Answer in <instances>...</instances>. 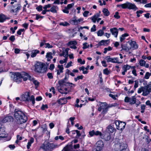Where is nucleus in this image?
<instances>
[{
  "instance_id": "obj_1",
  "label": "nucleus",
  "mask_w": 151,
  "mask_h": 151,
  "mask_svg": "<svg viewBox=\"0 0 151 151\" xmlns=\"http://www.w3.org/2000/svg\"><path fill=\"white\" fill-rule=\"evenodd\" d=\"M14 116L17 123L19 124L26 122L27 120V116L21 111L15 110Z\"/></svg>"
},
{
  "instance_id": "obj_2",
  "label": "nucleus",
  "mask_w": 151,
  "mask_h": 151,
  "mask_svg": "<svg viewBox=\"0 0 151 151\" xmlns=\"http://www.w3.org/2000/svg\"><path fill=\"white\" fill-rule=\"evenodd\" d=\"M142 92V95L144 96H146L151 92V84H149L146 86H142L138 88L137 93H140Z\"/></svg>"
},
{
  "instance_id": "obj_3",
  "label": "nucleus",
  "mask_w": 151,
  "mask_h": 151,
  "mask_svg": "<svg viewBox=\"0 0 151 151\" xmlns=\"http://www.w3.org/2000/svg\"><path fill=\"white\" fill-rule=\"evenodd\" d=\"M35 71L43 73L46 72L47 69L45 64L41 62H37L35 65Z\"/></svg>"
},
{
  "instance_id": "obj_4",
  "label": "nucleus",
  "mask_w": 151,
  "mask_h": 151,
  "mask_svg": "<svg viewBox=\"0 0 151 151\" xmlns=\"http://www.w3.org/2000/svg\"><path fill=\"white\" fill-rule=\"evenodd\" d=\"M116 6L118 7L122 8L123 9H132L134 11L138 9V8L134 4L128 2H127L122 4L117 5Z\"/></svg>"
},
{
  "instance_id": "obj_5",
  "label": "nucleus",
  "mask_w": 151,
  "mask_h": 151,
  "mask_svg": "<svg viewBox=\"0 0 151 151\" xmlns=\"http://www.w3.org/2000/svg\"><path fill=\"white\" fill-rule=\"evenodd\" d=\"M59 146L60 145H55L53 143H44L42 147V148L46 151H51L54 148H58Z\"/></svg>"
},
{
  "instance_id": "obj_6",
  "label": "nucleus",
  "mask_w": 151,
  "mask_h": 151,
  "mask_svg": "<svg viewBox=\"0 0 151 151\" xmlns=\"http://www.w3.org/2000/svg\"><path fill=\"white\" fill-rule=\"evenodd\" d=\"M22 100L23 101H28L30 100L32 101L33 104L35 103V98L33 95H32L30 97L29 93L28 92H26L25 93L21 96Z\"/></svg>"
},
{
  "instance_id": "obj_7",
  "label": "nucleus",
  "mask_w": 151,
  "mask_h": 151,
  "mask_svg": "<svg viewBox=\"0 0 151 151\" xmlns=\"http://www.w3.org/2000/svg\"><path fill=\"white\" fill-rule=\"evenodd\" d=\"M11 77V79L18 83H21L22 81L21 73H12Z\"/></svg>"
},
{
  "instance_id": "obj_8",
  "label": "nucleus",
  "mask_w": 151,
  "mask_h": 151,
  "mask_svg": "<svg viewBox=\"0 0 151 151\" xmlns=\"http://www.w3.org/2000/svg\"><path fill=\"white\" fill-rule=\"evenodd\" d=\"M101 103L100 107L98 108V110L99 111H101L102 110V113L103 114H106L110 107L107 106V104L105 102H101Z\"/></svg>"
},
{
  "instance_id": "obj_9",
  "label": "nucleus",
  "mask_w": 151,
  "mask_h": 151,
  "mask_svg": "<svg viewBox=\"0 0 151 151\" xmlns=\"http://www.w3.org/2000/svg\"><path fill=\"white\" fill-rule=\"evenodd\" d=\"M107 62H111L113 63H122V61H120L118 58H111L109 56H107L106 58Z\"/></svg>"
},
{
  "instance_id": "obj_10",
  "label": "nucleus",
  "mask_w": 151,
  "mask_h": 151,
  "mask_svg": "<svg viewBox=\"0 0 151 151\" xmlns=\"http://www.w3.org/2000/svg\"><path fill=\"white\" fill-rule=\"evenodd\" d=\"M21 78L23 79L24 81H27L28 79L32 81L33 80L32 78L28 73L24 72H21Z\"/></svg>"
},
{
  "instance_id": "obj_11",
  "label": "nucleus",
  "mask_w": 151,
  "mask_h": 151,
  "mask_svg": "<svg viewBox=\"0 0 151 151\" xmlns=\"http://www.w3.org/2000/svg\"><path fill=\"white\" fill-rule=\"evenodd\" d=\"M115 124L117 126L116 129L121 130H122L124 129L126 125L125 122L119 121L116 122Z\"/></svg>"
},
{
  "instance_id": "obj_12",
  "label": "nucleus",
  "mask_w": 151,
  "mask_h": 151,
  "mask_svg": "<svg viewBox=\"0 0 151 151\" xmlns=\"http://www.w3.org/2000/svg\"><path fill=\"white\" fill-rule=\"evenodd\" d=\"M77 44V42L75 40L71 41L69 42L67 44V45L69 46L71 49H76L77 48L76 45Z\"/></svg>"
},
{
  "instance_id": "obj_13",
  "label": "nucleus",
  "mask_w": 151,
  "mask_h": 151,
  "mask_svg": "<svg viewBox=\"0 0 151 151\" xmlns=\"http://www.w3.org/2000/svg\"><path fill=\"white\" fill-rule=\"evenodd\" d=\"M58 83L60 87H63V86H69L70 85H72L71 83L66 82L64 81V80H60L58 82Z\"/></svg>"
},
{
  "instance_id": "obj_14",
  "label": "nucleus",
  "mask_w": 151,
  "mask_h": 151,
  "mask_svg": "<svg viewBox=\"0 0 151 151\" xmlns=\"http://www.w3.org/2000/svg\"><path fill=\"white\" fill-rule=\"evenodd\" d=\"M96 150L100 151L104 146V144L102 141H99L96 143Z\"/></svg>"
},
{
  "instance_id": "obj_15",
  "label": "nucleus",
  "mask_w": 151,
  "mask_h": 151,
  "mask_svg": "<svg viewBox=\"0 0 151 151\" xmlns=\"http://www.w3.org/2000/svg\"><path fill=\"white\" fill-rule=\"evenodd\" d=\"M110 30L112 35L115 37H117L118 33V29L117 28L114 27L110 29Z\"/></svg>"
},
{
  "instance_id": "obj_16",
  "label": "nucleus",
  "mask_w": 151,
  "mask_h": 151,
  "mask_svg": "<svg viewBox=\"0 0 151 151\" xmlns=\"http://www.w3.org/2000/svg\"><path fill=\"white\" fill-rule=\"evenodd\" d=\"M7 136V134L5 131L4 127L0 128V138H5Z\"/></svg>"
},
{
  "instance_id": "obj_17",
  "label": "nucleus",
  "mask_w": 151,
  "mask_h": 151,
  "mask_svg": "<svg viewBox=\"0 0 151 151\" xmlns=\"http://www.w3.org/2000/svg\"><path fill=\"white\" fill-rule=\"evenodd\" d=\"M131 66L127 64L124 65L122 67V69L123 70V71L122 72V75H125V73L127 72V70H129Z\"/></svg>"
},
{
  "instance_id": "obj_18",
  "label": "nucleus",
  "mask_w": 151,
  "mask_h": 151,
  "mask_svg": "<svg viewBox=\"0 0 151 151\" xmlns=\"http://www.w3.org/2000/svg\"><path fill=\"white\" fill-rule=\"evenodd\" d=\"M129 45H130V49L132 48L133 49H135L138 48V45L135 41H131L129 43Z\"/></svg>"
},
{
  "instance_id": "obj_19",
  "label": "nucleus",
  "mask_w": 151,
  "mask_h": 151,
  "mask_svg": "<svg viewBox=\"0 0 151 151\" xmlns=\"http://www.w3.org/2000/svg\"><path fill=\"white\" fill-rule=\"evenodd\" d=\"M102 134L103 136H102V137H101V138L104 139L106 141H109L110 139L111 135L109 133L106 132L104 135Z\"/></svg>"
},
{
  "instance_id": "obj_20",
  "label": "nucleus",
  "mask_w": 151,
  "mask_h": 151,
  "mask_svg": "<svg viewBox=\"0 0 151 151\" xmlns=\"http://www.w3.org/2000/svg\"><path fill=\"white\" fill-rule=\"evenodd\" d=\"M83 21V19L80 18L78 19H76V17H74V19L73 20L72 22V23L73 25H77L80 23V22Z\"/></svg>"
},
{
  "instance_id": "obj_21",
  "label": "nucleus",
  "mask_w": 151,
  "mask_h": 151,
  "mask_svg": "<svg viewBox=\"0 0 151 151\" xmlns=\"http://www.w3.org/2000/svg\"><path fill=\"white\" fill-rule=\"evenodd\" d=\"M58 67L59 68L58 70H57V75H59L61 73H62L63 72V70L64 68L63 65H58Z\"/></svg>"
},
{
  "instance_id": "obj_22",
  "label": "nucleus",
  "mask_w": 151,
  "mask_h": 151,
  "mask_svg": "<svg viewBox=\"0 0 151 151\" xmlns=\"http://www.w3.org/2000/svg\"><path fill=\"white\" fill-rule=\"evenodd\" d=\"M65 98H61L58 101V102L61 105L65 104L67 103V100H65Z\"/></svg>"
},
{
  "instance_id": "obj_23",
  "label": "nucleus",
  "mask_w": 151,
  "mask_h": 151,
  "mask_svg": "<svg viewBox=\"0 0 151 151\" xmlns=\"http://www.w3.org/2000/svg\"><path fill=\"white\" fill-rule=\"evenodd\" d=\"M127 45V44L121 45V47L122 50H125L126 52H128L130 49V48L128 47Z\"/></svg>"
},
{
  "instance_id": "obj_24",
  "label": "nucleus",
  "mask_w": 151,
  "mask_h": 151,
  "mask_svg": "<svg viewBox=\"0 0 151 151\" xmlns=\"http://www.w3.org/2000/svg\"><path fill=\"white\" fill-rule=\"evenodd\" d=\"M136 101V99L134 96H132V98H130L129 102L130 104L132 105L134 104Z\"/></svg>"
},
{
  "instance_id": "obj_25",
  "label": "nucleus",
  "mask_w": 151,
  "mask_h": 151,
  "mask_svg": "<svg viewBox=\"0 0 151 151\" xmlns=\"http://www.w3.org/2000/svg\"><path fill=\"white\" fill-rule=\"evenodd\" d=\"M34 142V139L33 137H31L28 142L27 145V148L29 149L30 148L31 145Z\"/></svg>"
},
{
  "instance_id": "obj_26",
  "label": "nucleus",
  "mask_w": 151,
  "mask_h": 151,
  "mask_svg": "<svg viewBox=\"0 0 151 151\" xmlns=\"http://www.w3.org/2000/svg\"><path fill=\"white\" fill-rule=\"evenodd\" d=\"M39 51L37 50H32L31 52V57L32 58L35 57L37 54L39 53Z\"/></svg>"
},
{
  "instance_id": "obj_27",
  "label": "nucleus",
  "mask_w": 151,
  "mask_h": 151,
  "mask_svg": "<svg viewBox=\"0 0 151 151\" xmlns=\"http://www.w3.org/2000/svg\"><path fill=\"white\" fill-rule=\"evenodd\" d=\"M129 36V35L126 33L122 35L120 37V40L121 42H122L125 39V37Z\"/></svg>"
},
{
  "instance_id": "obj_28",
  "label": "nucleus",
  "mask_w": 151,
  "mask_h": 151,
  "mask_svg": "<svg viewBox=\"0 0 151 151\" xmlns=\"http://www.w3.org/2000/svg\"><path fill=\"white\" fill-rule=\"evenodd\" d=\"M93 131L94 136H99L101 137H102V136H103V135L101 132L99 131H96L94 130H93Z\"/></svg>"
},
{
  "instance_id": "obj_29",
  "label": "nucleus",
  "mask_w": 151,
  "mask_h": 151,
  "mask_svg": "<svg viewBox=\"0 0 151 151\" xmlns=\"http://www.w3.org/2000/svg\"><path fill=\"white\" fill-rule=\"evenodd\" d=\"M107 129H108V131H109L111 133H113L115 130V129L111 125H110L107 127Z\"/></svg>"
},
{
  "instance_id": "obj_30",
  "label": "nucleus",
  "mask_w": 151,
  "mask_h": 151,
  "mask_svg": "<svg viewBox=\"0 0 151 151\" xmlns=\"http://www.w3.org/2000/svg\"><path fill=\"white\" fill-rule=\"evenodd\" d=\"M102 12L104 16H108L109 15L110 13L109 11L106 8H104L103 9Z\"/></svg>"
},
{
  "instance_id": "obj_31",
  "label": "nucleus",
  "mask_w": 151,
  "mask_h": 151,
  "mask_svg": "<svg viewBox=\"0 0 151 151\" xmlns=\"http://www.w3.org/2000/svg\"><path fill=\"white\" fill-rule=\"evenodd\" d=\"M108 41H109L108 40H102L99 43V45L100 46L105 45V44L106 43L107 44V43Z\"/></svg>"
},
{
  "instance_id": "obj_32",
  "label": "nucleus",
  "mask_w": 151,
  "mask_h": 151,
  "mask_svg": "<svg viewBox=\"0 0 151 151\" xmlns=\"http://www.w3.org/2000/svg\"><path fill=\"white\" fill-rule=\"evenodd\" d=\"M11 119H12V117L11 116L6 117L3 119V122L4 123L9 122L11 121Z\"/></svg>"
},
{
  "instance_id": "obj_33",
  "label": "nucleus",
  "mask_w": 151,
  "mask_h": 151,
  "mask_svg": "<svg viewBox=\"0 0 151 151\" xmlns=\"http://www.w3.org/2000/svg\"><path fill=\"white\" fill-rule=\"evenodd\" d=\"M6 19V16L3 14H0V22H4Z\"/></svg>"
},
{
  "instance_id": "obj_34",
  "label": "nucleus",
  "mask_w": 151,
  "mask_h": 151,
  "mask_svg": "<svg viewBox=\"0 0 151 151\" xmlns=\"http://www.w3.org/2000/svg\"><path fill=\"white\" fill-rule=\"evenodd\" d=\"M68 52H66L65 54L64 52L63 53L62 55L64 56L65 58L63 60L64 63H66L67 60V58L68 56Z\"/></svg>"
},
{
  "instance_id": "obj_35",
  "label": "nucleus",
  "mask_w": 151,
  "mask_h": 151,
  "mask_svg": "<svg viewBox=\"0 0 151 151\" xmlns=\"http://www.w3.org/2000/svg\"><path fill=\"white\" fill-rule=\"evenodd\" d=\"M134 1L136 2H139L141 4H145L147 3V0H134Z\"/></svg>"
},
{
  "instance_id": "obj_36",
  "label": "nucleus",
  "mask_w": 151,
  "mask_h": 151,
  "mask_svg": "<svg viewBox=\"0 0 151 151\" xmlns=\"http://www.w3.org/2000/svg\"><path fill=\"white\" fill-rule=\"evenodd\" d=\"M52 53L51 52H47V53L46 55V58H47L52 59Z\"/></svg>"
},
{
  "instance_id": "obj_37",
  "label": "nucleus",
  "mask_w": 151,
  "mask_h": 151,
  "mask_svg": "<svg viewBox=\"0 0 151 151\" xmlns=\"http://www.w3.org/2000/svg\"><path fill=\"white\" fill-rule=\"evenodd\" d=\"M112 50V48L110 46H109L108 47H106L104 48V53H106L107 51H110Z\"/></svg>"
},
{
  "instance_id": "obj_38",
  "label": "nucleus",
  "mask_w": 151,
  "mask_h": 151,
  "mask_svg": "<svg viewBox=\"0 0 151 151\" xmlns=\"http://www.w3.org/2000/svg\"><path fill=\"white\" fill-rule=\"evenodd\" d=\"M57 8V6H53V7L51 8L50 9V11L51 12L53 13H55L57 12V11L56 10V8Z\"/></svg>"
},
{
  "instance_id": "obj_39",
  "label": "nucleus",
  "mask_w": 151,
  "mask_h": 151,
  "mask_svg": "<svg viewBox=\"0 0 151 151\" xmlns=\"http://www.w3.org/2000/svg\"><path fill=\"white\" fill-rule=\"evenodd\" d=\"M97 34L98 36H101L104 34V32L103 30H100L97 31Z\"/></svg>"
},
{
  "instance_id": "obj_40",
  "label": "nucleus",
  "mask_w": 151,
  "mask_h": 151,
  "mask_svg": "<svg viewBox=\"0 0 151 151\" xmlns=\"http://www.w3.org/2000/svg\"><path fill=\"white\" fill-rule=\"evenodd\" d=\"M103 73L106 75H109L110 73V71L108 70L107 68L104 69L103 70Z\"/></svg>"
},
{
  "instance_id": "obj_41",
  "label": "nucleus",
  "mask_w": 151,
  "mask_h": 151,
  "mask_svg": "<svg viewBox=\"0 0 151 151\" xmlns=\"http://www.w3.org/2000/svg\"><path fill=\"white\" fill-rule=\"evenodd\" d=\"M59 24L60 25L63 26L65 27L67 26L70 25V24L67 22H61Z\"/></svg>"
},
{
  "instance_id": "obj_42",
  "label": "nucleus",
  "mask_w": 151,
  "mask_h": 151,
  "mask_svg": "<svg viewBox=\"0 0 151 151\" xmlns=\"http://www.w3.org/2000/svg\"><path fill=\"white\" fill-rule=\"evenodd\" d=\"M70 147L67 146L64 148L62 150V151H71L70 149Z\"/></svg>"
},
{
  "instance_id": "obj_43",
  "label": "nucleus",
  "mask_w": 151,
  "mask_h": 151,
  "mask_svg": "<svg viewBox=\"0 0 151 151\" xmlns=\"http://www.w3.org/2000/svg\"><path fill=\"white\" fill-rule=\"evenodd\" d=\"M76 130H74L71 131L69 135L71 136L72 137H75L76 134Z\"/></svg>"
},
{
  "instance_id": "obj_44",
  "label": "nucleus",
  "mask_w": 151,
  "mask_h": 151,
  "mask_svg": "<svg viewBox=\"0 0 151 151\" xmlns=\"http://www.w3.org/2000/svg\"><path fill=\"white\" fill-rule=\"evenodd\" d=\"M76 135L75 136V137L76 139H78L80 137L81 135V134L80 133V131L76 130Z\"/></svg>"
},
{
  "instance_id": "obj_45",
  "label": "nucleus",
  "mask_w": 151,
  "mask_h": 151,
  "mask_svg": "<svg viewBox=\"0 0 151 151\" xmlns=\"http://www.w3.org/2000/svg\"><path fill=\"white\" fill-rule=\"evenodd\" d=\"M58 91L61 93L67 94L68 93V92L64 91V90L61 88H58Z\"/></svg>"
},
{
  "instance_id": "obj_46",
  "label": "nucleus",
  "mask_w": 151,
  "mask_h": 151,
  "mask_svg": "<svg viewBox=\"0 0 151 151\" xmlns=\"http://www.w3.org/2000/svg\"><path fill=\"white\" fill-rule=\"evenodd\" d=\"M139 63L141 66H143L145 65L146 62L144 60H141L139 61Z\"/></svg>"
},
{
  "instance_id": "obj_47",
  "label": "nucleus",
  "mask_w": 151,
  "mask_h": 151,
  "mask_svg": "<svg viewBox=\"0 0 151 151\" xmlns=\"http://www.w3.org/2000/svg\"><path fill=\"white\" fill-rule=\"evenodd\" d=\"M83 75L78 76L77 77L74 78V81L76 82L78 80L83 79Z\"/></svg>"
},
{
  "instance_id": "obj_48",
  "label": "nucleus",
  "mask_w": 151,
  "mask_h": 151,
  "mask_svg": "<svg viewBox=\"0 0 151 151\" xmlns=\"http://www.w3.org/2000/svg\"><path fill=\"white\" fill-rule=\"evenodd\" d=\"M150 75H151V74H150L149 72H147L146 73L144 78L146 79H148Z\"/></svg>"
},
{
  "instance_id": "obj_49",
  "label": "nucleus",
  "mask_w": 151,
  "mask_h": 151,
  "mask_svg": "<svg viewBox=\"0 0 151 151\" xmlns=\"http://www.w3.org/2000/svg\"><path fill=\"white\" fill-rule=\"evenodd\" d=\"M17 7L15 9V12H17L19 10L21 9L22 8V6L20 4H19L17 5Z\"/></svg>"
},
{
  "instance_id": "obj_50",
  "label": "nucleus",
  "mask_w": 151,
  "mask_h": 151,
  "mask_svg": "<svg viewBox=\"0 0 151 151\" xmlns=\"http://www.w3.org/2000/svg\"><path fill=\"white\" fill-rule=\"evenodd\" d=\"M45 48H51L53 47V46L51 45L49 43H45Z\"/></svg>"
},
{
  "instance_id": "obj_51",
  "label": "nucleus",
  "mask_w": 151,
  "mask_h": 151,
  "mask_svg": "<svg viewBox=\"0 0 151 151\" xmlns=\"http://www.w3.org/2000/svg\"><path fill=\"white\" fill-rule=\"evenodd\" d=\"M74 3H72L71 4H68L66 7L68 9H69L71 8L74 5Z\"/></svg>"
},
{
  "instance_id": "obj_52",
  "label": "nucleus",
  "mask_w": 151,
  "mask_h": 151,
  "mask_svg": "<svg viewBox=\"0 0 151 151\" xmlns=\"http://www.w3.org/2000/svg\"><path fill=\"white\" fill-rule=\"evenodd\" d=\"M48 108V106L47 104H43L41 108V109L42 110H44L45 109H47Z\"/></svg>"
},
{
  "instance_id": "obj_53",
  "label": "nucleus",
  "mask_w": 151,
  "mask_h": 151,
  "mask_svg": "<svg viewBox=\"0 0 151 151\" xmlns=\"http://www.w3.org/2000/svg\"><path fill=\"white\" fill-rule=\"evenodd\" d=\"M83 49H85L89 47V46L88 45H87V43L86 42L83 44Z\"/></svg>"
},
{
  "instance_id": "obj_54",
  "label": "nucleus",
  "mask_w": 151,
  "mask_h": 151,
  "mask_svg": "<svg viewBox=\"0 0 151 151\" xmlns=\"http://www.w3.org/2000/svg\"><path fill=\"white\" fill-rule=\"evenodd\" d=\"M42 6L41 5H40L36 8V9L38 12H40L42 10Z\"/></svg>"
},
{
  "instance_id": "obj_55",
  "label": "nucleus",
  "mask_w": 151,
  "mask_h": 151,
  "mask_svg": "<svg viewBox=\"0 0 151 151\" xmlns=\"http://www.w3.org/2000/svg\"><path fill=\"white\" fill-rule=\"evenodd\" d=\"M95 16L93 15V17H91V19L92 21L94 23L96 22L97 19V18H96Z\"/></svg>"
},
{
  "instance_id": "obj_56",
  "label": "nucleus",
  "mask_w": 151,
  "mask_h": 151,
  "mask_svg": "<svg viewBox=\"0 0 151 151\" xmlns=\"http://www.w3.org/2000/svg\"><path fill=\"white\" fill-rule=\"evenodd\" d=\"M114 17L117 19H119L120 18V16L119 15V12H116L115 14L114 15Z\"/></svg>"
},
{
  "instance_id": "obj_57",
  "label": "nucleus",
  "mask_w": 151,
  "mask_h": 151,
  "mask_svg": "<svg viewBox=\"0 0 151 151\" xmlns=\"http://www.w3.org/2000/svg\"><path fill=\"white\" fill-rule=\"evenodd\" d=\"M47 76L48 78L50 79H52L53 78L52 74L51 73H48L47 74Z\"/></svg>"
},
{
  "instance_id": "obj_58",
  "label": "nucleus",
  "mask_w": 151,
  "mask_h": 151,
  "mask_svg": "<svg viewBox=\"0 0 151 151\" xmlns=\"http://www.w3.org/2000/svg\"><path fill=\"white\" fill-rule=\"evenodd\" d=\"M15 36L14 35L11 36L9 38V40L12 42H14L15 40Z\"/></svg>"
},
{
  "instance_id": "obj_59",
  "label": "nucleus",
  "mask_w": 151,
  "mask_h": 151,
  "mask_svg": "<svg viewBox=\"0 0 151 151\" xmlns=\"http://www.w3.org/2000/svg\"><path fill=\"white\" fill-rule=\"evenodd\" d=\"M96 26L95 25H93L91 29V32H95L96 30Z\"/></svg>"
},
{
  "instance_id": "obj_60",
  "label": "nucleus",
  "mask_w": 151,
  "mask_h": 151,
  "mask_svg": "<svg viewBox=\"0 0 151 151\" xmlns=\"http://www.w3.org/2000/svg\"><path fill=\"white\" fill-rule=\"evenodd\" d=\"M89 13V12L88 11H85L83 14V16L84 17H87L88 16V15Z\"/></svg>"
},
{
  "instance_id": "obj_61",
  "label": "nucleus",
  "mask_w": 151,
  "mask_h": 151,
  "mask_svg": "<svg viewBox=\"0 0 151 151\" xmlns=\"http://www.w3.org/2000/svg\"><path fill=\"white\" fill-rule=\"evenodd\" d=\"M134 82L135 84L134 87L136 88L138 87V82L136 80L134 81Z\"/></svg>"
},
{
  "instance_id": "obj_62",
  "label": "nucleus",
  "mask_w": 151,
  "mask_h": 151,
  "mask_svg": "<svg viewBox=\"0 0 151 151\" xmlns=\"http://www.w3.org/2000/svg\"><path fill=\"white\" fill-rule=\"evenodd\" d=\"M33 81V83L36 86H38L39 85V82L36 80H32Z\"/></svg>"
},
{
  "instance_id": "obj_63",
  "label": "nucleus",
  "mask_w": 151,
  "mask_h": 151,
  "mask_svg": "<svg viewBox=\"0 0 151 151\" xmlns=\"http://www.w3.org/2000/svg\"><path fill=\"white\" fill-rule=\"evenodd\" d=\"M144 7L146 8H151V2L145 5Z\"/></svg>"
},
{
  "instance_id": "obj_64",
  "label": "nucleus",
  "mask_w": 151,
  "mask_h": 151,
  "mask_svg": "<svg viewBox=\"0 0 151 151\" xmlns=\"http://www.w3.org/2000/svg\"><path fill=\"white\" fill-rule=\"evenodd\" d=\"M49 126L50 129H52L54 127L55 125L53 123L51 122L49 124Z\"/></svg>"
}]
</instances>
